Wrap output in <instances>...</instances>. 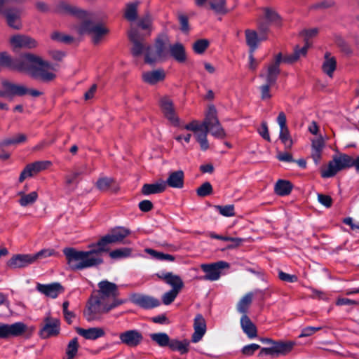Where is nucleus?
<instances>
[{"mask_svg":"<svg viewBox=\"0 0 359 359\" xmlns=\"http://www.w3.org/2000/svg\"><path fill=\"white\" fill-rule=\"evenodd\" d=\"M128 36L133 42L132 53L135 56L144 55V61L149 65L165 60L168 58L166 48L169 43V39L166 35H162L156 39L154 46L144 43L137 30L131 29Z\"/></svg>","mask_w":359,"mask_h":359,"instance_id":"1","label":"nucleus"},{"mask_svg":"<svg viewBox=\"0 0 359 359\" xmlns=\"http://www.w3.org/2000/svg\"><path fill=\"white\" fill-rule=\"evenodd\" d=\"M92 245L93 249L88 251L76 250L72 248L63 250L67 264L72 270L77 271L97 266L103 262L102 252L98 247Z\"/></svg>","mask_w":359,"mask_h":359,"instance_id":"2","label":"nucleus"},{"mask_svg":"<svg viewBox=\"0 0 359 359\" xmlns=\"http://www.w3.org/2000/svg\"><path fill=\"white\" fill-rule=\"evenodd\" d=\"M26 57L24 73L44 82L51 81L56 77L54 65L41 57L28 53Z\"/></svg>","mask_w":359,"mask_h":359,"instance_id":"3","label":"nucleus"},{"mask_svg":"<svg viewBox=\"0 0 359 359\" xmlns=\"http://www.w3.org/2000/svg\"><path fill=\"white\" fill-rule=\"evenodd\" d=\"M93 15L87 19H82V22L74 27L75 31L80 35L88 34L91 36L94 43H98L107 35L109 30L101 23H95L90 20Z\"/></svg>","mask_w":359,"mask_h":359,"instance_id":"4","label":"nucleus"},{"mask_svg":"<svg viewBox=\"0 0 359 359\" xmlns=\"http://www.w3.org/2000/svg\"><path fill=\"white\" fill-rule=\"evenodd\" d=\"M122 303V301L114 300L111 304H107L100 298L93 297L90 299L88 306L84 311V316L88 321H92L97 319L99 314L107 313Z\"/></svg>","mask_w":359,"mask_h":359,"instance_id":"5","label":"nucleus"},{"mask_svg":"<svg viewBox=\"0 0 359 359\" xmlns=\"http://www.w3.org/2000/svg\"><path fill=\"white\" fill-rule=\"evenodd\" d=\"M353 158L347 154H340L330 161L327 168L322 170L321 175L325 178L333 177L341 170L353 167Z\"/></svg>","mask_w":359,"mask_h":359,"instance_id":"6","label":"nucleus"},{"mask_svg":"<svg viewBox=\"0 0 359 359\" xmlns=\"http://www.w3.org/2000/svg\"><path fill=\"white\" fill-rule=\"evenodd\" d=\"M203 123L208 133L215 137L222 139L226 137V133L217 118V110L214 106L208 107Z\"/></svg>","mask_w":359,"mask_h":359,"instance_id":"7","label":"nucleus"},{"mask_svg":"<svg viewBox=\"0 0 359 359\" xmlns=\"http://www.w3.org/2000/svg\"><path fill=\"white\" fill-rule=\"evenodd\" d=\"M130 234V231L123 227H118L102 237L95 247H98L102 252L109 250L108 245L111 243H121L123 240Z\"/></svg>","mask_w":359,"mask_h":359,"instance_id":"8","label":"nucleus"},{"mask_svg":"<svg viewBox=\"0 0 359 359\" xmlns=\"http://www.w3.org/2000/svg\"><path fill=\"white\" fill-rule=\"evenodd\" d=\"M54 12L60 15H72L80 20L87 19L90 16V13L88 11L65 1L57 2L54 8Z\"/></svg>","mask_w":359,"mask_h":359,"instance_id":"9","label":"nucleus"},{"mask_svg":"<svg viewBox=\"0 0 359 359\" xmlns=\"http://www.w3.org/2000/svg\"><path fill=\"white\" fill-rule=\"evenodd\" d=\"M283 60L282 54H277L274 60L270 63L266 65L259 74V77L264 81V82L275 84L280 74V64Z\"/></svg>","mask_w":359,"mask_h":359,"instance_id":"10","label":"nucleus"},{"mask_svg":"<svg viewBox=\"0 0 359 359\" xmlns=\"http://www.w3.org/2000/svg\"><path fill=\"white\" fill-rule=\"evenodd\" d=\"M259 35L255 31L247 29L245 31V39L248 46L250 48V52L253 53L258 46L259 41L267 39L266 34L269 30V23L259 22Z\"/></svg>","mask_w":359,"mask_h":359,"instance_id":"11","label":"nucleus"},{"mask_svg":"<svg viewBox=\"0 0 359 359\" xmlns=\"http://www.w3.org/2000/svg\"><path fill=\"white\" fill-rule=\"evenodd\" d=\"M184 128L193 133L202 150L205 151L209 148V143L207 139L208 131L203 122L199 123L197 121H193L186 124Z\"/></svg>","mask_w":359,"mask_h":359,"instance_id":"12","label":"nucleus"},{"mask_svg":"<svg viewBox=\"0 0 359 359\" xmlns=\"http://www.w3.org/2000/svg\"><path fill=\"white\" fill-rule=\"evenodd\" d=\"M27 53L22 55L19 58H13L8 53H0V66L13 71L23 72L25 71Z\"/></svg>","mask_w":359,"mask_h":359,"instance_id":"13","label":"nucleus"},{"mask_svg":"<svg viewBox=\"0 0 359 359\" xmlns=\"http://www.w3.org/2000/svg\"><path fill=\"white\" fill-rule=\"evenodd\" d=\"M2 90H0V97H13L27 94L29 89L22 84L15 83L6 79L1 81Z\"/></svg>","mask_w":359,"mask_h":359,"instance_id":"14","label":"nucleus"},{"mask_svg":"<svg viewBox=\"0 0 359 359\" xmlns=\"http://www.w3.org/2000/svg\"><path fill=\"white\" fill-rule=\"evenodd\" d=\"M158 105L165 118L175 126L179 124V118L176 114L173 101L169 96L161 97L158 100Z\"/></svg>","mask_w":359,"mask_h":359,"instance_id":"15","label":"nucleus"},{"mask_svg":"<svg viewBox=\"0 0 359 359\" xmlns=\"http://www.w3.org/2000/svg\"><path fill=\"white\" fill-rule=\"evenodd\" d=\"M27 328V325L22 322L13 324L0 323V339L19 337L26 332Z\"/></svg>","mask_w":359,"mask_h":359,"instance_id":"16","label":"nucleus"},{"mask_svg":"<svg viewBox=\"0 0 359 359\" xmlns=\"http://www.w3.org/2000/svg\"><path fill=\"white\" fill-rule=\"evenodd\" d=\"M9 42L13 49H34L38 46L37 41L27 34H15L10 38Z\"/></svg>","mask_w":359,"mask_h":359,"instance_id":"17","label":"nucleus"},{"mask_svg":"<svg viewBox=\"0 0 359 359\" xmlns=\"http://www.w3.org/2000/svg\"><path fill=\"white\" fill-rule=\"evenodd\" d=\"M228 263L220 261L210 264H202L201 269L205 273V276L201 278V280L215 281L219 278L221 270L227 268Z\"/></svg>","mask_w":359,"mask_h":359,"instance_id":"18","label":"nucleus"},{"mask_svg":"<svg viewBox=\"0 0 359 359\" xmlns=\"http://www.w3.org/2000/svg\"><path fill=\"white\" fill-rule=\"evenodd\" d=\"M34 264L32 254H16L7 262V266L11 269H23Z\"/></svg>","mask_w":359,"mask_h":359,"instance_id":"19","label":"nucleus"},{"mask_svg":"<svg viewBox=\"0 0 359 359\" xmlns=\"http://www.w3.org/2000/svg\"><path fill=\"white\" fill-rule=\"evenodd\" d=\"M99 298L105 302L107 299L116 300V297L118 295V286L108 280H102L98 283Z\"/></svg>","mask_w":359,"mask_h":359,"instance_id":"20","label":"nucleus"},{"mask_svg":"<svg viewBox=\"0 0 359 359\" xmlns=\"http://www.w3.org/2000/svg\"><path fill=\"white\" fill-rule=\"evenodd\" d=\"M60 332V320L57 318H52L49 316L44 319V325L40 331V334L43 338H48L56 336Z\"/></svg>","mask_w":359,"mask_h":359,"instance_id":"21","label":"nucleus"},{"mask_svg":"<svg viewBox=\"0 0 359 359\" xmlns=\"http://www.w3.org/2000/svg\"><path fill=\"white\" fill-rule=\"evenodd\" d=\"M6 0H0V13L5 15L8 25L15 29H20L22 27L20 22L21 10L18 8H13L4 12L2 9V6Z\"/></svg>","mask_w":359,"mask_h":359,"instance_id":"22","label":"nucleus"},{"mask_svg":"<svg viewBox=\"0 0 359 359\" xmlns=\"http://www.w3.org/2000/svg\"><path fill=\"white\" fill-rule=\"evenodd\" d=\"M131 300L134 304L146 309H153L160 305L158 299L141 294H133L131 296Z\"/></svg>","mask_w":359,"mask_h":359,"instance_id":"23","label":"nucleus"},{"mask_svg":"<svg viewBox=\"0 0 359 359\" xmlns=\"http://www.w3.org/2000/svg\"><path fill=\"white\" fill-rule=\"evenodd\" d=\"M165 77L166 72L161 68L144 72L142 74V81L151 86H154L158 83L163 81Z\"/></svg>","mask_w":359,"mask_h":359,"instance_id":"24","label":"nucleus"},{"mask_svg":"<svg viewBox=\"0 0 359 359\" xmlns=\"http://www.w3.org/2000/svg\"><path fill=\"white\" fill-rule=\"evenodd\" d=\"M194 332L191 336V341L197 343L201 341L206 332V322L201 314H197L194 320Z\"/></svg>","mask_w":359,"mask_h":359,"instance_id":"25","label":"nucleus"},{"mask_svg":"<svg viewBox=\"0 0 359 359\" xmlns=\"http://www.w3.org/2000/svg\"><path fill=\"white\" fill-rule=\"evenodd\" d=\"M119 339L122 344L128 346H137L142 341L143 337L142 334L135 330H128L119 334Z\"/></svg>","mask_w":359,"mask_h":359,"instance_id":"26","label":"nucleus"},{"mask_svg":"<svg viewBox=\"0 0 359 359\" xmlns=\"http://www.w3.org/2000/svg\"><path fill=\"white\" fill-rule=\"evenodd\" d=\"M168 57H172L177 62L183 63L187 60V53L184 45L177 42L168 46V50H166Z\"/></svg>","mask_w":359,"mask_h":359,"instance_id":"27","label":"nucleus"},{"mask_svg":"<svg viewBox=\"0 0 359 359\" xmlns=\"http://www.w3.org/2000/svg\"><path fill=\"white\" fill-rule=\"evenodd\" d=\"M36 290L41 294L51 298H56L63 292L62 285L57 283L47 285L38 283L36 285Z\"/></svg>","mask_w":359,"mask_h":359,"instance_id":"28","label":"nucleus"},{"mask_svg":"<svg viewBox=\"0 0 359 359\" xmlns=\"http://www.w3.org/2000/svg\"><path fill=\"white\" fill-rule=\"evenodd\" d=\"M310 46L311 43L308 41H306L304 46L302 47L296 46L294 48L293 53L292 54L285 55L284 57H283L282 61L288 64H292L298 61L301 57H305L306 55L308 49Z\"/></svg>","mask_w":359,"mask_h":359,"instance_id":"29","label":"nucleus"},{"mask_svg":"<svg viewBox=\"0 0 359 359\" xmlns=\"http://www.w3.org/2000/svg\"><path fill=\"white\" fill-rule=\"evenodd\" d=\"M158 276L168 285L171 286L172 290H177V291L180 292L184 287V283L182 278L179 276L173 274L172 273H162Z\"/></svg>","mask_w":359,"mask_h":359,"instance_id":"30","label":"nucleus"},{"mask_svg":"<svg viewBox=\"0 0 359 359\" xmlns=\"http://www.w3.org/2000/svg\"><path fill=\"white\" fill-rule=\"evenodd\" d=\"M241 326L248 338L254 339L257 337V327L246 314L243 315L241 318Z\"/></svg>","mask_w":359,"mask_h":359,"instance_id":"31","label":"nucleus"},{"mask_svg":"<svg viewBox=\"0 0 359 359\" xmlns=\"http://www.w3.org/2000/svg\"><path fill=\"white\" fill-rule=\"evenodd\" d=\"M77 333L85 339L90 340H95L105 334V332L102 327L78 328Z\"/></svg>","mask_w":359,"mask_h":359,"instance_id":"32","label":"nucleus"},{"mask_svg":"<svg viewBox=\"0 0 359 359\" xmlns=\"http://www.w3.org/2000/svg\"><path fill=\"white\" fill-rule=\"evenodd\" d=\"M165 187L169 186L172 188L181 189L184 185V172L182 170H177L171 172L167 180L164 181Z\"/></svg>","mask_w":359,"mask_h":359,"instance_id":"33","label":"nucleus"},{"mask_svg":"<svg viewBox=\"0 0 359 359\" xmlns=\"http://www.w3.org/2000/svg\"><path fill=\"white\" fill-rule=\"evenodd\" d=\"M324 147H325L324 140L321 136H319V137L312 140L311 156L316 164L318 163V162L321 158V152H322Z\"/></svg>","mask_w":359,"mask_h":359,"instance_id":"34","label":"nucleus"},{"mask_svg":"<svg viewBox=\"0 0 359 359\" xmlns=\"http://www.w3.org/2000/svg\"><path fill=\"white\" fill-rule=\"evenodd\" d=\"M165 190V183L161 180L154 184H145L142 188V193L145 195L155 194Z\"/></svg>","mask_w":359,"mask_h":359,"instance_id":"35","label":"nucleus"},{"mask_svg":"<svg viewBox=\"0 0 359 359\" xmlns=\"http://www.w3.org/2000/svg\"><path fill=\"white\" fill-rule=\"evenodd\" d=\"M206 3H208L210 8L216 13L226 12L225 0H195V4L198 6H203Z\"/></svg>","mask_w":359,"mask_h":359,"instance_id":"36","label":"nucleus"},{"mask_svg":"<svg viewBox=\"0 0 359 359\" xmlns=\"http://www.w3.org/2000/svg\"><path fill=\"white\" fill-rule=\"evenodd\" d=\"M337 62L334 57L331 56L330 53H326L324 56V62L322 65V69L330 77H332L333 73L336 69Z\"/></svg>","mask_w":359,"mask_h":359,"instance_id":"37","label":"nucleus"},{"mask_svg":"<svg viewBox=\"0 0 359 359\" xmlns=\"http://www.w3.org/2000/svg\"><path fill=\"white\" fill-rule=\"evenodd\" d=\"M18 195L20 197L18 203L22 207H27L33 205L37 201L39 197L38 193L35 191L29 194L20 191L18 193Z\"/></svg>","mask_w":359,"mask_h":359,"instance_id":"38","label":"nucleus"},{"mask_svg":"<svg viewBox=\"0 0 359 359\" xmlns=\"http://www.w3.org/2000/svg\"><path fill=\"white\" fill-rule=\"evenodd\" d=\"M140 4V1H135L126 4L124 12V17L126 20L134 22L137 19V9Z\"/></svg>","mask_w":359,"mask_h":359,"instance_id":"39","label":"nucleus"},{"mask_svg":"<svg viewBox=\"0 0 359 359\" xmlns=\"http://www.w3.org/2000/svg\"><path fill=\"white\" fill-rule=\"evenodd\" d=\"M190 342L187 339L180 341L178 339H171L169 348L174 351H177L180 354H186L189 351Z\"/></svg>","mask_w":359,"mask_h":359,"instance_id":"40","label":"nucleus"},{"mask_svg":"<svg viewBox=\"0 0 359 359\" xmlns=\"http://www.w3.org/2000/svg\"><path fill=\"white\" fill-rule=\"evenodd\" d=\"M273 344L275 346L276 356H280L288 354L295 344L293 341H275L273 342Z\"/></svg>","mask_w":359,"mask_h":359,"instance_id":"41","label":"nucleus"},{"mask_svg":"<svg viewBox=\"0 0 359 359\" xmlns=\"http://www.w3.org/2000/svg\"><path fill=\"white\" fill-rule=\"evenodd\" d=\"M292 189V184L287 180H279L275 184V192L280 196L289 194Z\"/></svg>","mask_w":359,"mask_h":359,"instance_id":"42","label":"nucleus"},{"mask_svg":"<svg viewBox=\"0 0 359 359\" xmlns=\"http://www.w3.org/2000/svg\"><path fill=\"white\" fill-rule=\"evenodd\" d=\"M151 339L154 341L159 346H169L171 339L165 332L152 333L149 335Z\"/></svg>","mask_w":359,"mask_h":359,"instance_id":"43","label":"nucleus"},{"mask_svg":"<svg viewBox=\"0 0 359 359\" xmlns=\"http://www.w3.org/2000/svg\"><path fill=\"white\" fill-rule=\"evenodd\" d=\"M209 236H210V237H211L212 238H215V239H218V240H222V241H231V242H232L233 244L229 245L228 248H236V247L239 246L243 242V241H244L243 238H241L223 236L217 235V234H216L215 233H212V232L210 233Z\"/></svg>","mask_w":359,"mask_h":359,"instance_id":"44","label":"nucleus"},{"mask_svg":"<svg viewBox=\"0 0 359 359\" xmlns=\"http://www.w3.org/2000/svg\"><path fill=\"white\" fill-rule=\"evenodd\" d=\"M264 18L269 23L279 27L281 25V20L280 16L276 12L270 8H265L264 10Z\"/></svg>","mask_w":359,"mask_h":359,"instance_id":"45","label":"nucleus"},{"mask_svg":"<svg viewBox=\"0 0 359 359\" xmlns=\"http://www.w3.org/2000/svg\"><path fill=\"white\" fill-rule=\"evenodd\" d=\"M252 297L253 294L252 293H248L238 302L237 304V310L239 313H243V315L245 314L252 302Z\"/></svg>","mask_w":359,"mask_h":359,"instance_id":"46","label":"nucleus"},{"mask_svg":"<svg viewBox=\"0 0 359 359\" xmlns=\"http://www.w3.org/2000/svg\"><path fill=\"white\" fill-rule=\"evenodd\" d=\"M279 138L286 149H290L293 145V140L290 134L288 128L280 130Z\"/></svg>","mask_w":359,"mask_h":359,"instance_id":"47","label":"nucleus"},{"mask_svg":"<svg viewBox=\"0 0 359 359\" xmlns=\"http://www.w3.org/2000/svg\"><path fill=\"white\" fill-rule=\"evenodd\" d=\"M79 346L78 339H72L67 345L65 359H73L78 352Z\"/></svg>","mask_w":359,"mask_h":359,"instance_id":"48","label":"nucleus"},{"mask_svg":"<svg viewBox=\"0 0 359 359\" xmlns=\"http://www.w3.org/2000/svg\"><path fill=\"white\" fill-rule=\"evenodd\" d=\"M27 140V136L22 133H18L13 136L6 137L3 141L4 146H9L12 144H17L25 142Z\"/></svg>","mask_w":359,"mask_h":359,"instance_id":"49","label":"nucleus"},{"mask_svg":"<svg viewBox=\"0 0 359 359\" xmlns=\"http://www.w3.org/2000/svg\"><path fill=\"white\" fill-rule=\"evenodd\" d=\"M34 263L39 260L45 259L48 257L55 256L56 252L51 248L43 249L36 253L32 254Z\"/></svg>","mask_w":359,"mask_h":359,"instance_id":"50","label":"nucleus"},{"mask_svg":"<svg viewBox=\"0 0 359 359\" xmlns=\"http://www.w3.org/2000/svg\"><path fill=\"white\" fill-rule=\"evenodd\" d=\"M37 172L35 170L34 165L32 163L27 164L21 172L19 177V182L22 183L27 178L32 177L36 175Z\"/></svg>","mask_w":359,"mask_h":359,"instance_id":"51","label":"nucleus"},{"mask_svg":"<svg viewBox=\"0 0 359 359\" xmlns=\"http://www.w3.org/2000/svg\"><path fill=\"white\" fill-rule=\"evenodd\" d=\"M146 252H147L149 255H150L152 257L155 258L158 260H165L169 262H173L175 261V257L169 255V254H165L161 252L156 251L154 250L147 248L145 250Z\"/></svg>","mask_w":359,"mask_h":359,"instance_id":"52","label":"nucleus"},{"mask_svg":"<svg viewBox=\"0 0 359 359\" xmlns=\"http://www.w3.org/2000/svg\"><path fill=\"white\" fill-rule=\"evenodd\" d=\"M153 19L149 14H147L138 20V26L144 29L149 31L150 33L153 29L152 26Z\"/></svg>","mask_w":359,"mask_h":359,"instance_id":"53","label":"nucleus"},{"mask_svg":"<svg viewBox=\"0 0 359 359\" xmlns=\"http://www.w3.org/2000/svg\"><path fill=\"white\" fill-rule=\"evenodd\" d=\"M132 253V249L128 248H122L111 251L109 256L112 259H121L130 257Z\"/></svg>","mask_w":359,"mask_h":359,"instance_id":"54","label":"nucleus"},{"mask_svg":"<svg viewBox=\"0 0 359 359\" xmlns=\"http://www.w3.org/2000/svg\"><path fill=\"white\" fill-rule=\"evenodd\" d=\"M114 181L113 178L103 177H100L96 182L97 188L102 191H107L111 185L114 184Z\"/></svg>","mask_w":359,"mask_h":359,"instance_id":"55","label":"nucleus"},{"mask_svg":"<svg viewBox=\"0 0 359 359\" xmlns=\"http://www.w3.org/2000/svg\"><path fill=\"white\" fill-rule=\"evenodd\" d=\"M79 175L80 172H73L66 175L65 184L69 189V190H67L69 192L74 191L76 184V179Z\"/></svg>","mask_w":359,"mask_h":359,"instance_id":"56","label":"nucleus"},{"mask_svg":"<svg viewBox=\"0 0 359 359\" xmlns=\"http://www.w3.org/2000/svg\"><path fill=\"white\" fill-rule=\"evenodd\" d=\"M208 46L209 41L207 39H200L194 43L192 47L196 53L202 54Z\"/></svg>","mask_w":359,"mask_h":359,"instance_id":"57","label":"nucleus"},{"mask_svg":"<svg viewBox=\"0 0 359 359\" xmlns=\"http://www.w3.org/2000/svg\"><path fill=\"white\" fill-rule=\"evenodd\" d=\"M215 208L222 216L233 217L235 215L234 206L233 205H216Z\"/></svg>","mask_w":359,"mask_h":359,"instance_id":"58","label":"nucleus"},{"mask_svg":"<svg viewBox=\"0 0 359 359\" xmlns=\"http://www.w3.org/2000/svg\"><path fill=\"white\" fill-rule=\"evenodd\" d=\"M179 292L177 290H170L166 292L162 297L163 304L165 305L170 304L177 297Z\"/></svg>","mask_w":359,"mask_h":359,"instance_id":"59","label":"nucleus"},{"mask_svg":"<svg viewBox=\"0 0 359 359\" xmlns=\"http://www.w3.org/2000/svg\"><path fill=\"white\" fill-rule=\"evenodd\" d=\"M212 191V187L210 182H205L197 189V194L198 196L205 197L210 194Z\"/></svg>","mask_w":359,"mask_h":359,"instance_id":"60","label":"nucleus"},{"mask_svg":"<svg viewBox=\"0 0 359 359\" xmlns=\"http://www.w3.org/2000/svg\"><path fill=\"white\" fill-rule=\"evenodd\" d=\"M274 84H271V83H268L265 82L264 84L259 86V90L261 93L262 100H269L272 97V95L270 92V88Z\"/></svg>","mask_w":359,"mask_h":359,"instance_id":"61","label":"nucleus"},{"mask_svg":"<svg viewBox=\"0 0 359 359\" xmlns=\"http://www.w3.org/2000/svg\"><path fill=\"white\" fill-rule=\"evenodd\" d=\"M260 348V346L257 344H250L246 345L242 348V353L247 356H250L254 354V353Z\"/></svg>","mask_w":359,"mask_h":359,"instance_id":"62","label":"nucleus"},{"mask_svg":"<svg viewBox=\"0 0 359 359\" xmlns=\"http://www.w3.org/2000/svg\"><path fill=\"white\" fill-rule=\"evenodd\" d=\"M37 173L46 170L50 165L51 162L49 161H39L32 163Z\"/></svg>","mask_w":359,"mask_h":359,"instance_id":"63","label":"nucleus"},{"mask_svg":"<svg viewBox=\"0 0 359 359\" xmlns=\"http://www.w3.org/2000/svg\"><path fill=\"white\" fill-rule=\"evenodd\" d=\"M51 39L60 42L69 43L72 41V38L67 35H64L60 32H55L51 34Z\"/></svg>","mask_w":359,"mask_h":359,"instance_id":"64","label":"nucleus"}]
</instances>
